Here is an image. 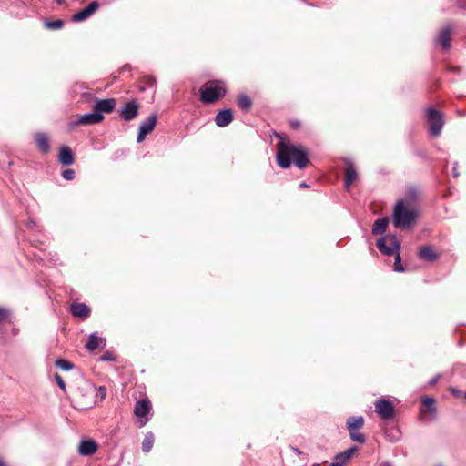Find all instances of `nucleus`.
Instances as JSON below:
<instances>
[{"mask_svg": "<svg viewBox=\"0 0 466 466\" xmlns=\"http://www.w3.org/2000/svg\"><path fill=\"white\" fill-rule=\"evenodd\" d=\"M441 378V375L438 374L436 375L434 378H432L431 380H430V384L431 385H434L435 383H437V381L440 380Z\"/></svg>", "mask_w": 466, "mask_h": 466, "instance_id": "c9c22d12", "label": "nucleus"}, {"mask_svg": "<svg viewBox=\"0 0 466 466\" xmlns=\"http://www.w3.org/2000/svg\"><path fill=\"white\" fill-rule=\"evenodd\" d=\"M35 140L36 143L37 148L42 153H48L50 150L49 139L48 137L44 133H37L35 137Z\"/></svg>", "mask_w": 466, "mask_h": 466, "instance_id": "6ab92c4d", "label": "nucleus"}, {"mask_svg": "<svg viewBox=\"0 0 466 466\" xmlns=\"http://www.w3.org/2000/svg\"><path fill=\"white\" fill-rule=\"evenodd\" d=\"M350 436L351 441L359 443H364L366 441V438L364 434L360 432L358 429L353 428H347Z\"/></svg>", "mask_w": 466, "mask_h": 466, "instance_id": "cd10ccee", "label": "nucleus"}, {"mask_svg": "<svg viewBox=\"0 0 466 466\" xmlns=\"http://www.w3.org/2000/svg\"><path fill=\"white\" fill-rule=\"evenodd\" d=\"M102 360H114L112 353L106 352L101 357Z\"/></svg>", "mask_w": 466, "mask_h": 466, "instance_id": "f704fd0d", "label": "nucleus"}, {"mask_svg": "<svg viewBox=\"0 0 466 466\" xmlns=\"http://www.w3.org/2000/svg\"><path fill=\"white\" fill-rule=\"evenodd\" d=\"M291 160L299 169H304L309 163V155L300 145H291L280 141L278 144L277 162L282 168H288L291 165Z\"/></svg>", "mask_w": 466, "mask_h": 466, "instance_id": "f03ea898", "label": "nucleus"}, {"mask_svg": "<svg viewBox=\"0 0 466 466\" xmlns=\"http://www.w3.org/2000/svg\"><path fill=\"white\" fill-rule=\"evenodd\" d=\"M419 258L425 261H434L438 254L431 247L425 246L420 248Z\"/></svg>", "mask_w": 466, "mask_h": 466, "instance_id": "4be33fe9", "label": "nucleus"}, {"mask_svg": "<svg viewBox=\"0 0 466 466\" xmlns=\"http://www.w3.org/2000/svg\"><path fill=\"white\" fill-rule=\"evenodd\" d=\"M98 450L97 443L91 439H83L78 445V453L82 456H90L95 454Z\"/></svg>", "mask_w": 466, "mask_h": 466, "instance_id": "9b49d317", "label": "nucleus"}, {"mask_svg": "<svg viewBox=\"0 0 466 466\" xmlns=\"http://www.w3.org/2000/svg\"><path fill=\"white\" fill-rule=\"evenodd\" d=\"M56 366L62 370H70L74 368V364L66 360L59 359L56 360Z\"/></svg>", "mask_w": 466, "mask_h": 466, "instance_id": "c85d7f7f", "label": "nucleus"}, {"mask_svg": "<svg viewBox=\"0 0 466 466\" xmlns=\"http://www.w3.org/2000/svg\"><path fill=\"white\" fill-rule=\"evenodd\" d=\"M71 313L76 317L86 318L90 314V309L84 303H73L71 305Z\"/></svg>", "mask_w": 466, "mask_h": 466, "instance_id": "aec40b11", "label": "nucleus"}, {"mask_svg": "<svg viewBox=\"0 0 466 466\" xmlns=\"http://www.w3.org/2000/svg\"><path fill=\"white\" fill-rule=\"evenodd\" d=\"M388 219L386 218L377 219L372 227V234L379 235L385 232L388 226Z\"/></svg>", "mask_w": 466, "mask_h": 466, "instance_id": "b1692460", "label": "nucleus"}, {"mask_svg": "<svg viewBox=\"0 0 466 466\" xmlns=\"http://www.w3.org/2000/svg\"><path fill=\"white\" fill-rule=\"evenodd\" d=\"M104 116L99 112H96V110H94V112L92 113H87L80 116L75 122L72 123V125H94L102 122Z\"/></svg>", "mask_w": 466, "mask_h": 466, "instance_id": "9d476101", "label": "nucleus"}, {"mask_svg": "<svg viewBox=\"0 0 466 466\" xmlns=\"http://www.w3.org/2000/svg\"><path fill=\"white\" fill-rule=\"evenodd\" d=\"M347 428L361 429L364 425V418L362 416H352L347 420Z\"/></svg>", "mask_w": 466, "mask_h": 466, "instance_id": "393cba45", "label": "nucleus"}, {"mask_svg": "<svg viewBox=\"0 0 466 466\" xmlns=\"http://www.w3.org/2000/svg\"><path fill=\"white\" fill-rule=\"evenodd\" d=\"M58 161L63 166H70L75 161L72 149L67 146H62L59 149Z\"/></svg>", "mask_w": 466, "mask_h": 466, "instance_id": "2eb2a0df", "label": "nucleus"}, {"mask_svg": "<svg viewBox=\"0 0 466 466\" xmlns=\"http://www.w3.org/2000/svg\"><path fill=\"white\" fill-rule=\"evenodd\" d=\"M385 434L390 441H397L400 439V433L398 430H392V433H390L387 431Z\"/></svg>", "mask_w": 466, "mask_h": 466, "instance_id": "2f4dec72", "label": "nucleus"}, {"mask_svg": "<svg viewBox=\"0 0 466 466\" xmlns=\"http://www.w3.org/2000/svg\"><path fill=\"white\" fill-rule=\"evenodd\" d=\"M233 120V112L231 109L220 110L214 118L216 125L219 127H225L228 126Z\"/></svg>", "mask_w": 466, "mask_h": 466, "instance_id": "ddd939ff", "label": "nucleus"}, {"mask_svg": "<svg viewBox=\"0 0 466 466\" xmlns=\"http://www.w3.org/2000/svg\"><path fill=\"white\" fill-rule=\"evenodd\" d=\"M422 408L420 410L421 413L429 412L431 418H435L436 416V407H435V400L431 397H424L421 400Z\"/></svg>", "mask_w": 466, "mask_h": 466, "instance_id": "412c9836", "label": "nucleus"}, {"mask_svg": "<svg viewBox=\"0 0 466 466\" xmlns=\"http://www.w3.org/2000/svg\"><path fill=\"white\" fill-rule=\"evenodd\" d=\"M290 449L298 455L301 453L300 451L296 447L290 446Z\"/></svg>", "mask_w": 466, "mask_h": 466, "instance_id": "4c0bfd02", "label": "nucleus"}, {"mask_svg": "<svg viewBox=\"0 0 466 466\" xmlns=\"http://www.w3.org/2000/svg\"><path fill=\"white\" fill-rule=\"evenodd\" d=\"M106 345V341L103 338L96 336V333H92L86 343V349L89 351H93L98 348H103Z\"/></svg>", "mask_w": 466, "mask_h": 466, "instance_id": "f3484780", "label": "nucleus"}, {"mask_svg": "<svg viewBox=\"0 0 466 466\" xmlns=\"http://www.w3.org/2000/svg\"><path fill=\"white\" fill-rule=\"evenodd\" d=\"M457 164H455V166L453 167V172H454V177H457L458 176V173H457Z\"/></svg>", "mask_w": 466, "mask_h": 466, "instance_id": "58836bf2", "label": "nucleus"}, {"mask_svg": "<svg viewBox=\"0 0 466 466\" xmlns=\"http://www.w3.org/2000/svg\"><path fill=\"white\" fill-rule=\"evenodd\" d=\"M56 3H57L58 5H61V4H63V3H64V0H56Z\"/></svg>", "mask_w": 466, "mask_h": 466, "instance_id": "79ce46f5", "label": "nucleus"}, {"mask_svg": "<svg viewBox=\"0 0 466 466\" xmlns=\"http://www.w3.org/2000/svg\"><path fill=\"white\" fill-rule=\"evenodd\" d=\"M0 466H6V464L1 458H0Z\"/></svg>", "mask_w": 466, "mask_h": 466, "instance_id": "ea45409f", "label": "nucleus"}, {"mask_svg": "<svg viewBox=\"0 0 466 466\" xmlns=\"http://www.w3.org/2000/svg\"><path fill=\"white\" fill-rule=\"evenodd\" d=\"M427 116L431 135L432 137H438L444 124L443 115L440 111L431 107L427 110Z\"/></svg>", "mask_w": 466, "mask_h": 466, "instance_id": "39448f33", "label": "nucleus"}, {"mask_svg": "<svg viewBox=\"0 0 466 466\" xmlns=\"http://www.w3.org/2000/svg\"><path fill=\"white\" fill-rule=\"evenodd\" d=\"M358 451V447L353 446L343 452L337 454L329 466H345Z\"/></svg>", "mask_w": 466, "mask_h": 466, "instance_id": "f8f14e48", "label": "nucleus"}, {"mask_svg": "<svg viewBox=\"0 0 466 466\" xmlns=\"http://www.w3.org/2000/svg\"><path fill=\"white\" fill-rule=\"evenodd\" d=\"M451 391L452 392V394H453L454 396H456V397H459V396H460L461 391H460L459 390H456V389H454V388H451Z\"/></svg>", "mask_w": 466, "mask_h": 466, "instance_id": "e433bc0d", "label": "nucleus"}, {"mask_svg": "<svg viewBox=\"0 0 466 466\" xmlns=\"http://www.w3.org/2000/svg\"><path fill=\"white\" fill-rule=\"evenodd\" d=\"M464 397L466 398V392L464 393Z\"/></svg>", "mask_w": 466, "mask_h": 466, "instance_id": "37998d69", "label": "nucleus"}, {"mask_svg": "<svg viewBox=\"0 0 466 466\" xmlns=\"http://www.w3.org/2000/svg\"><path fill=\"white\" fill-rule=\"evenodd\" d=\"M62 177L66 179V180H73L76 177V173L73 169H66L62 172Z\"/></svg>", "mask_w": 466, "mask_h": 466, "instance_id": "7c9ffc66", "label": "nucleus"}, {"mask_svg": "<svg viewBox=\"0 0 466 466\" xmlns=\"http://www.w3.org/2000/svg\"><path fill=\"white\" fill-rule=\"evenodd\" d=\"M99 6L100 4L97 1H92L88 4L87 6L74 14V15L72 16V21L79 23L86 20L88 17H90L97 11Z\"/></svg>", "mask_w": 466, "mask_h": 466, "instance_id": "6e6552de", "label": "nucleus"}, {"mask_svg": "<svg viewBox=\"0 0 466 466\" xmlns=\"http://www.w3.org/2000/svg\"><path fill=\"white\" fill-rule=\"evenodd\" d=\"M150 410V402L147 400H140L136 402L135 408H134V413L135 415L142 419L147 416V414L149 412Z\"/></svg>", "mask_w": 466, "mask_h": 466, "instance_id": "a211bd4d", "label": "nucleus"}, {"mask_svg": "<svg viewBox=\"0 0 466 466\" xmlns=\"http://www.w3.org/2000/svg\"><path fill=\"white\" fill-rule=\"evenodd\" d=\"M139 105L137 100L133 99L131 101L127 102L121 110L119 111V116L125 121H130L134 119L138 114Z\"/></svg>", "mask_w": 466, "mask_h": 466, "instance_id": "1a4fd4ad", "label": "nucleus"}, {"mask_svg": "<svg viewBox=\"0 0 466 466\" xmlns=\"http://www.w3.org/2000/svg\"><path fill=\"white\" fill-rule=\"evenodd\" d=\"M358 174L355 168L352 166H349L346 169V177H345V188L349 190L352 185V183L357 179Z\"/></svg>", "mask_w": 466, "mask_h": 466, "instance_id": "5701e85b", "label": "nucleus"}, {"mask_svg": "<svg viewBox=\"0 0 466 466\" xmlns=\"http://www.w3.org/2000/svg\"><path fill=\"white\" fill-rule=\"evenodd\" d=\"M154 434L152 432H147L145 435V438L142 442V450L144 452H149L153 447L154 444Z\"/></svg>", "mask_w": 466, "mask_h": 466, "instance_id": "bb28decb", "label": "nucleus"}, {"mask_svg": "<svg viewBox=\"0 0 466 466\" xmlns=\"http://www.w3.org/2000/svg\"><path fill=\"white\" fill-rule=\"evenodd\" d=\"M374 407L381 419L389 420L394 417V406L391 401L381 398L375 401Z\"/></svg>", "mask_w": 466, "mask_h": 466, "instance_id": "423d86ee", "label": "nucleus"}, {"mask_svg": "<svg viewBox=\"0 0 466 466\" xmlns=\"http://www.w3.org/2000/svg\"><path fill=\"white\" fill-rule=\"evenodd\" d=\"M115 106L116 100L114 98L100 99L95 104L94 110L103 115V113H111Z\"/></svg>", "mask_w": 466, "mask_h": 466, "instance_id": "4468645a", "label": "nucleus"}, {"mask_svg": "<svg viewBox=\"0 0 466 466\" xmlns=\"http://www.w3.org/2000/svg\"><path fill=\"white\" fill-rule=\"evenodd\" d=\"M45 26L51 30H58L64 26V21L60 19L55 21H46L45 23Z\"/></svg>", "mask_w": 466, "mask_h": 466, "instance_id": "c756f323", "label": "nucleus"}, {"mask_svg": "<svg viewBox=\"0 0 466 466\" xmlns=\"http://www.w3.org/2000/svg\"><path fill=\"white\" fill-rule=\"evenodd\" d=\"M199 93L204 104H212L225 96L226 88L219 82L210 81L200 88Z\"/></svg>", "mask_w": 466, "mask_h": 466, "instance_id": "20e7f679", "label": "nucleus"}, {"mask_svg": "<svg viewBox=\"0 0 466 466\" xmlns=\"http://www.w3.org/2000/svg\"><path fill=\"white\" fill-rule=\"evenodd\" d=\"M416 198V189L410 188L406 199L396 202L392 214V223L395 228L407 229L415 223L418 217V208L414 203Z\"/></svg>", "mask_w": 466, "mask_h": 466, "instance_id": "f257e3e1", "label": "nucleus"}, {"mask_svg": "<svg viewBox=\"0 0 466 466\" xmlns=\"http://www.w3.org/2000/svg\"><path fill=\"white\" fill-rule=\"evenodd\" d=\"M237 103L238 106L245 112L248 111L252 106L250 97L245 94L238 96Z\"/></svg>", "mask_w": 466, "mask_h": 466, "instance_id": "a878e982", "label": "nucleus"}, {"mask_svg": "<svg viewBox=\"0 0 466 466\" xmlns=\"http://www.w3.org/2000/svg\"><path fill=\"white\" fill-rule=\"evenodd\" d=\"M55 380L56 381L58 387L65 391L66 390V383H65L63 378L59 374L56 373Z\"/></svg>", "mask_w": 466, "mask_h": 466, "instance_id": "473e14b6", "label": "nucleus"}, {"mask_svg": "<svg viewBox=\"0 0 466 466\" xmlns=\"http://www.w3.org/2000/svg\"><path fill=\"white\" fill-rule=\"evenodd\" d=\"M451 27L450 25H446L440 32L437 41L444 49H449L451 46Z\"/></svg>", "mask_w": 466, "mask_h": 466, "instance_id": "dca6fc26", "label": "nucleus"}, {"mask_svg": "<svg viewBox=\"0 0 466 466\" xmlns=\"http://www.w3.org/2000/svg\"><path fill=\"white\" fill-rule=\"evenodd\" d=\"M300 187H308V185L305 182H302L300 184Z\"/></svg>", "mask_w": 466, "mask_h": 466, "instance_id": "a19ab883", "label": "nucleus"}, {"mask_svg": "<svg viewBox=\"0 0 466 466\" xmlns=\"http://www.w3.org/2000/svg\"><path fill=\"white\" fill-rule=\"evenodd\" d=\"M157 114H152L140 124L137 137V141L138 143H141L145 139V137L154 130L157 124Z\"/></svg>", "mask_w": 466, "mask_h": 466, "instance_id": "0eeeda50", "label": "nucleus"}, {"mask_svg": "<svg viewBox=\"0 0 466 466\" xmlns=\"http://www.w3.org/2000/svg\"><path fill=\"white\" fill-rule=\"evenodd\" d=\"M400 242L395 235H386L377 240V248L381 253L387 256L395 255L394 270L403 272L404 268L401 266V258L400 255Z\"/></svg>", "mask_w": 466, "mask_h": 466, "instance_id": "7ed1b4c3", "label": "nucleus"}, {"mask_svg": "<svg viewBox=\"0 0 466 466\" xmlns=\"http://www.w3.org/2000/svg\"><path fill=\"white\" fill-rule=\"evenodd\" d=\"M9 317V310L4 307H0V323Z\"/></svg>", "mask_w": 466, "mask_h": 466, "instance_id": "72a5a7b5", "label": "nucleus"}]
</instances>
